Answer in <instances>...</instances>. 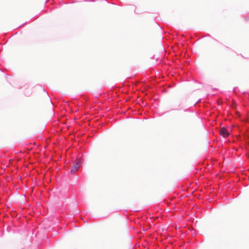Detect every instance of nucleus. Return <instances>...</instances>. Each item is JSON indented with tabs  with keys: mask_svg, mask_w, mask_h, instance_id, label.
<instances>
[{
	"mask_svg": "<svg viewBox=\"0 0 249 249\" xmlns=\"http://www.w3.org/2000/svg\"><path fill=\"white\" fill-rule=\"evenodd\" d=\"M81 165V161L80 159H76L72 166L71 172L73 174L76 172L80 168Z\"/></svg>",
	"mask_w": 249,
	"mask_h": 249,
	"instance_id": "obj_1",
	"label": "nucleus"
},
{
	"mask_svg": "<svg viewBox=\"0 0 249 249\" xmlns=\"http://www.w3.org/2000/svg\"><path fill=\"white\" fill-rule=\"evenodd\" d=\"M220 135L224 138H227L230 135V132L225 127H222L220 130Z\"/></svg>",
	"mask_w": 249,
	"mask_h": 249,
	"instance_id": "obj_2",
	"label": "nucleus"
}]
</instances>
